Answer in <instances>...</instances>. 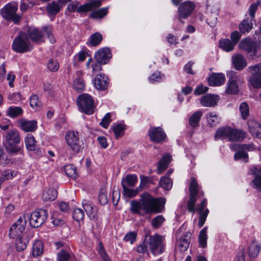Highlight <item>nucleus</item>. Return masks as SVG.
I'll return each mask as SVG.
<instances>
[{"label": "nucleus", "mask_w": 261, "mask_h": 261, "mask_svg": "<svg viewBox=\"0 0 261 261\" xmlns=\"http://www.w3.org/2000/svg\"><path fill=\"white\" fill-rule=\"evenodd\" d=\"M140 200L142 209L146 213H160L164 211L165 198H155L149 193H145L141 195Z\"/></svg>", "instance_id": "obj_1"}, {"label": "nucleus", "mask_w": 261, "mask_h": 261, "mask_svg": "<svg viewBox=\"0 0 261 261\" xmlns=\"http://www.w3.org/2000/svg\"><path fill=\"white\" fill-rule=\"evenodd\" d=\"M164 237L158 234L146 236L145 242L153 255H159L164 252Z\"/></svg>", "instance_id": "obj_2"}, {"label": "nucleus", "mask_w": 261, "mask_h": 261, "mask_svg": "<svg viewBox=\"0 0 261 261\" xmlns=\"http://www.w3.org/2000/svg\"><path fill=\"white\" fill-rule=\"evenodd\" d=\"M12 48L17 53L23 54L30 51L33 48V45L31 43L27 34L24 33H20L14 39Z\"/></svg>", "instance_id": "obj_3"}, {"label": "nucleus", "mask_w": 261, "mask_h": 261, "mask_svg": "<svg viewBox=\"0 0 261 261\" xmlns=\"http://www.w3.org/2000/svg\"><path fill=\"white\" fill-rule=\"evenodd\" d=\"M6 149L10 153H17L20 148L18 146L20 141V135L16 129L9 130L5 136Z\"/></svg>", "instance_id": "obj_4"}, {"label": "nucleus", "mask_w": 261, "mask_h": 261, "mask_svg": "<svg viewBox=\"0 0 261 261\" xmlns=\"http://www.w3.org/2000/svg\"><path fill=\"white\" fill-rule=\"evenodd\" d=\"M190 199L187 204V208L191 213H194L196 211L195 207V202L196 201V196L198 197L202 196L204 195L203 191H200L198 184L194 177L191 178V182L189 187Z\"/></svg>", "instance_id": "obj_5"}, {"label": "nucleus", "mask_w": 261, "mask_h": 261, "mask_svg": "<svg viewBox=\"0 0 261 261\" xmlns=\"http://www.w3.org/2000/svg\"><path fill=\"white\" fill-rule=\"evenodd\" d=\"M18 5L14 3H10L1 9V15L7 20L12 21L18 24L21 19V15L17 14Z\"/></svg>", "instance_id": "obj_6"}, {"label": "nucleus", "mask_w": 261, "mask_h": 261, "mask_svg": "<svg viewBox=\"0 0 261 261\" xmlns=\"http://www.w3.org/2000/svg\"><path fill=\"white\" fill-rule=\"evenodd\" d=\"M77 103L80 109L84 113L90 115L94 113L95 106L91 96L85 93L81 94L77 99Z\"/></svg>", "instance_id": "obj_7"}, {"label": "nucleus", "mask_w": 261, "mask_h": 261, "mask_svg": "<svg viewBox=\"0 0 261 261\" xmlns=\"http://www.w3.org/2000/svg\"><path fill=\"white\" fill-rule=\"evenodd\" d=\"M27 218H30V224L34 228H37L41 226L46 220L48 217L47 211L44 209H38L32 213Z\"/></svg>", "instance_id": "obj_8"}, {"label": "nucleus", "mask_w": 261, "mask_h": 261, "mask_svg": "<svg viewBox=\"0 0 261 261\" xmlns=\"http://www.w3.org/2000/svg\"><path fill=\"white\" fill-rule=\"evenodd\" d=\"M239 46L241 49H243L249 54L252 59H254L258 57L257 51L260 48L259 45L258 44L257 42L252 41L250 38H246L241 40Z\"/></svg>", "instance_id": "obj_9"}, {"label": "nucleus", "mask_w": 261, "mask_h": 261, "mask_svg": "<svg viewBox=\"0 0 261 261\" xmlns=\"http://www.w3.org/2000/svg\"><path fill=\"white\" fill-rule=\"evenodd\" d=\"M229 80L227 82V86L225 90L226 93L228 94H237L239 92V76L237 73L232 70L228 71L227 73Z\"/></svg>", "instance_id": "obj_10"}, {"label": "nucleus", "mask_w": 261, "mask_h": 261, "mask_svg": "<svg viewBox=\"0 0 261 261\" xmlns=\"http://www.w3.org/2000/svg\"><path fill=\"white\" fill-rule=\"evenodd\" d=\"M26 216L20 217L10 229L9 236L12 239H17L23 236L27 223Z\"/></svg>", "instance_id": "obj_11"}, {"label": "nucleus", "mask_w": 261, "mask_h": 261, "mask_svg": "<svg viewBox=\"0 0 261 261\" xmlns=\"http://www.w3.org/2000/svg\"><path fill=\"white\" fill-rule=\"evenodd\" d=\"M247 71L251 74L250 78L251 85L255 88L261 87V63L250 66Z\"/></svg>", "instance_id": "obj_12"}, {"label": "nucleus", "mask_w": 261, "mask_h": 261, "mask_svg": "<svg viewBox=\"0 0 261 261\" xmlns=\"http://www.w3.org/2000/svg\"><path fill=\"white\" fill-rule=\"evenodd\" d=\"M66 143L74 152L78 153L81 147L78 132L75 131L68 132L66 133Z\"/></svg>", "instance_id": "obj_13"}, {"label": "nucleus", "mask_w": 261, "mask_h": 261, "mask_svg": "<svg viewBox=\"0 0 261 261\" xmlns=\"http://www.w3.org/2000/svg\"><path fill=\"white\" fill-rule=\"evenodd\" d=\"M195 8V5L190 1H186L180 5L178 9L179 20L182 23L181 19L187 18Z\"/></svg>", "instance_id": "obj_14"}, {"label": "nucleus", "mask_w": 261, "mask_h": 261, "mask_svg": "<svg viewBox=\"0 0 261 261\" xmlns=\"http://www.w3.org/2000/svg\"><path fill=\"white\" fill-rule=\"evenodd\" d=\"M150 140L155 143H161L164 141L166 135L161 127H151L148 133Z\"/></svg>", "instance_id": "obj_15"}, {"label": "nucleus", "mask_w": 261, "mask_h": 261, "mask_svg": "<svg viewBox=\"0 0 261 261\" xmlns=\"http://www.w3.org/2000/svg\"><path fill=\"white\" fill-rule=\"evenodd\" d=\"M94 57L96 60L101 64H106L112 57L111 50L108 47L102 48L95 54Z\"/></svg>", "instance_id": "obj_16"}, {"label": "nucleus", "mask_w": 261, "mask_h": 261, "mask_svg": "<svg viewBox=\"0 0 261 261\" xmlns=\"http://www.w3.org/2000/svg\"><path fill=\"white\" fill-rule=\"evenodd\" d=\"M219 96L217 95L207 94L199 99L201 106L204 107H214L217 105Z\"/></svg>", "instance_id": "obj_17"}, {"label": "nucleus", "mask_w": 261, "mask_h": 261, "mask_svg": "<svg viewBox=\"0 0 261 261\" xmlns=\"http://www.w3.org/2000/svg\"><path fill=\"white\" fill-rule=\"evenodd\" d=\"M109 85L108 77L102 74H97L94 80V85L95 87L99 90H106Z\"/></svg>", "instance_id": "obj_18"}, {"label": "nucleus", "mask_w": 261, "mask_h": 261, "mask_svg": "<svg viewBox=\"0 0 261 261\" xmlns=\"http://www.w3.org/2000/svg\"><path fill=\"white\" fill-rule=\"evenodd\" d=\"M250 171L254 176V178L252 181L254 187L261 190V167H252L250 169Z\"/></svg>", "instance_id": "obj_19"}, {"label": "nucleus", "mask_w": 261, "mask_h": 261, "mask_svg": "<svg viewBox=\"0 0 261 261\" xmlns=\"http://www.w3.org/2000/svg\"><path fill=\"white\" fill-rule=\"evenodd\" d=\"M248 127L253 136L261 138V124L253 119L248 121Z\"/></svg>", "instance_id": "obj_20"}, {"label": "nucleus", "mask_w": 261, "mask_h": 261, "mask_svg": "<svg viewBox=\"0 0 261 261\" xmlns=\"http://www.w3.org/2000/svg\"><path fill=\"white\" fill-rule=\"evenodd\" d=\"M19 124L20 128L25 132H33L37 128V122L36 120H21Z\"/></svg>", "instance_id": "obj_21"}, {"label": "nucleus", "mask_w": 261, "mask_h": 261, "mask_svg": "<svg viewBox=\"0 0 261 261\" xmlns=\"http://www.w3.org/2000/svg\"><path fill=\"white\" fill-rule=\"evenodd\" d=\"M232 64L237 70H242L247 65L246 59L243 56L238 54L232 57Z\"/></svg>", "instance_id": "obj_22"}, {"label": "nucleus", "mask_w": 261, "mask_h": 261, "mask_svg": "<svg viewBox=\"0 0 261 261\" xmlns=\"http://www.w3.org/2000/svg\"><path fill=\"white\" fill-rule=\"evenodd\" d=\"M225 81V75L222 73H212L208 79V84L212 86H220Z\"/></svg>", "instance_id": "obj_23"}, {"label": "nucleus", "mask_w": 261, "mask_h": 261, "mask_svg": "<svg viewBox=\"0 0 261 261\" xmlns=\"http://www.w3.org/2000/svg\"><path fill=\"white\" fill-rule=\"evenodd\" d=\"M28 35L34 42L40 43L44 42L42 33L37 28H30L28 30Z\"/></svg>", "instance_id": "obj_24"}, {"label": "nucleus", "mask_w": 261, "mask_h": 261, "mask_svg": "<svg viewBox=\"0 0 261 261\" xmlns=\"http://www.w3.org/2000/svg\"><path fill=\"white\" fill-rule=\"evenodd\" d=\"M260 249L261 246L260 244L255 241H253L249 245L248 249V254L249 257L255 258L258 256Z\"/></svg>", "instance_id": "obj_25"}, {"label": "nucleus", "mask_w": 261, "mask_h": 261, "mask_svg": "<svg viewBox=\"0 0 261 261\" xmlns=\"http://www.w3.org/2000/svg\"><path fill=\"white\" fill-rule=\"evenodd\" d=\"M191 241V233L186 232L183 236H181L179 240V249L181 251H185L189 248Z\"/></svg>", "instance_id": "obj_26"}, {"label": "nucleus", "mask_w": 261, "mask_h": 261, "mask_svg": "<svg viewBox=\"0 0 261 261\" xmlns=\"http://www.w3.org/2000/svg\"><path fill=\"white\" fill-rule=\"evenodd\" d=\"M229 134V140L231 141H240L245 138V132L239 130L233 129L230 127V132Z\"/></svg>", "instance_id": "obj_27"}, {"label": "nucleus", "mask_w": 261, "mask_h": 261, "mask_svg": "<svg viewBox=\"0 0 261 261\" xmlns=\"http://www.w3.org/2000/svg\"><path fill=\"white\" fill-rule=\"evenodd\" d=\"M57 250V259L58 261H65V247L63 242H57L54 243Z\"/></svg>", "instance_id": "obj_28"}, {"label": "nucleus", "mask_w": 261, "mask_h": 261, "mask_svg": "<svg viewBox=\"0 0 261 261\" xmlns=\"http://www.w3.org/2000/svg\"><path fill=\"white\" fill-rule=\"evenodd\" d=\"M83 207L87 215L90 219H94L95 217L94 213L95 207L93 204L90 201L84 200L82 203Z\"/></svg>", "instance_id": "obj_29"}, {"label": "nucleus", "mask_w": 261, "mask_h": 261, "mask_svg": "<svg viewBox=\"0 0 261 261\" xmlns=\"http://www.w3.org/2000/svg\"><path fill=\"white\" fill-rule=\"evenodd\" d=\"M77 77L74 81L73 84V88L79 92H81L85 90V85L84 82L81 76L82 75V72L79 71L76 72Z\"/></svg>", "instance_id": "obj_30"}, {"label": "nucleus", "mask_w": 261, "mask_h": 261, "mask_svg": "<svg viewBox=\"0 0 261 261\" xmlns=\"http://www.w3.org/2000/svg\"><path fill=\"white\" fill-rule=\"evenodd\" d=\"M171 156L169 154H165L159 162L158 172L160 174L165 170L171 161Z\"/></svg>", "instance_id": "obj_31"}, {"label": "nucleus", "mask_w": 261, "mask_h": 261, "mask_svg": "<svg viewBox=\"0 0 261 261\" xmlns=\"http://www.w3.org/2000/svg\"><path fill=\"white\" fill-rule=\"evenodd\" d=\"M57 196V192L53 188H45L42 194V198L45 201L54 200Z\"/></svg>", "instance_id": "obj_32"}, {"label": "nucleus", "mask_w": 261, "mask_h": 261, "mask_svg": "<svg viewBox=\"0 0 261 261\" xmlns=\"http://www.w3.org/2000/svg\"><path fill=\"white\" fill-rule=\"evenodd\" d=\"M230 132V127L224 126L219 128L215 135L214 138L215 140L218 139H223L228 137L229 138V134Z\"/></svg>", "instance_id": "obj_33"}, {"label": "nucleus", "mask_w": 261, "mask_h": 261, "mask_svg": "<svg viewBox=\"0 0 261 261\" xmlns=\"http://www.w3.org/2000/svg\"><path fill=\"white\" fill-rule=\"evenodd\" d=\"M138 181L137 176L135 174H127L122 180V187L123 184L127 187H134Z\"/></svg>", "instance_id": "obj_34"}, {"label": "nucleus", "mask_w": 261, "mask_h": 261, "mask_svg": "<svg viewBox=\"0 0 261 261\" xmlns=\"http://www.w3.org/2000/svg\"><path fill=\"white\" fill-rule=\"evenodd\" d=\"M206 118L208 124L211 127L215 126L219 123L220 118L215 112H210L206 114Z\"/></svg>", "instance_id": "obj_35"}, {"label": "nucleus", "mask_w": 261, "mask_h": 261, "mask_svg": "<svg viewBox=\"0 0 261 261\" xmlns=\"http://www.w3.org/2000/svg\"><path fill=\"white\" fill-rule=\"evenodd\" d=\"M202 115V113L200 111H197L194 113L189 118L190 125L193 127L198 126Z\"/></svg>", "instance_id": "obj_36"}, {"label": "nucleus", "mask_w": 261, "mask_h": 261, "mask_svg": "<svg viewBox=\"0 0 261 261\" xmlns=\"http://www.w3.org/2000/svg\"><path fill=\"white\" fill-rule=\"evenodd\" d=\"M235 44L229 39H224L220 41V47L226 51L232 50Z\"/></svg>", "instance_id": "obj_37"}, {"label": "nucleus", "mask_w": 261, "mask_h": 261, "mask_svg": "<svg viewBox=\"0 0 261 261\" xmlns=\"http://www.w3.org/2000/svg\"><path fill=\"white\" fill-rule=\"evenodd\" d=\"M23 110L19 107H10L7 111V115L12 118L21 116L23 114Z\"/></svg>", "instance_id": "obj_38"}, {"label": "nucleus", "mask_w": 261, "mask_h": 261, "mask_svg": "<svg viewBox=\"0 0 261 261\" xmlns=\"http://www.w3.org/2000/svg\"><path fill=\"white\" fill-rule=\"evenodd\" d=\"M25 143L28 150L34 151L36 149L37 142L33 136L28 134L25 138Z\"/></svg>", "instance_id": "obj_39"}, {"label": "nucleus", "mask_w": 261, "mask_h": 261, "mask_svg": "<svg viewBox=\"0 0 261 261\" xmlns=\"http://www.w3.org/2000/svg\"><path fill=\"white\" fill-rule=\"evenodd\" d=\"M253 28V24L250 20L244 19L240 24V32L243 34L248 33Z\"/></svg>", "instance_id": "obj_40"}, {"label": "nucleus", "mask_w": 261, "mask_h": 261, "mask_svg": "<svg viewBox=\"0 0 261 261\" xmlns=\"http://www.w3.org/2000/svg\"><path fill=\"white\" fill-rule=\"evenodd\" d=\"M86 66L88 68H91L93 73H95L102 69L101 64L96 60L95 62H94L92 58L89 59L86 63Z\"/></svg>", "instance_id": "obj_41"}, {"label": "nucleus", "mask_w": 261, "mask_h": 261, "mask_svg": "<svg viewBox=\"0 0 261 261\" xmlns=\"http://www.w3.org/2000/svg\"><path fill=\"white\" fill-rule=\"evenodd\" d=\"M30 105L32 109L36 111L40 110L42 107V103L37 95H33L30 97Z\"/></svg>", "instance_id": "obj_42"}, {"label": "nucleus", "mask_w": 261, "mask_h": 261, "mask_svg": "<svg viewBox=\"0 0 261 261\" xmlns=\"http://www.w3.org/2000/svg\"><path fill=\"white\" fill-rule=\"evenodd\" d=\"M102 40V36L99 32L93 34L88 40L89 43L92 46L99 45Z\"/></svg>", "instance_id": "obj_43"}, {"label": "nucleus", "mask_w": 261, "mask_h": 261, "mask_svg": "<svg viewBox=\"0 0 261 261\" xmlns=\"http://www.w3.org/2000/svg\"><path fill=\"white\" fill-rule=\"evenodd\" d=\"M207 228L204 227L200 231L198 240L199 245L202 248H205L207 246Z\"/></svg>", "instance_id": "obj_44"}, {"label": "nucleus", "mask_w": 261, "mask_h": 261, "mask_svg": "<svg viewBox=\"0 0 261 261\" xmlns=\"http://www.w3.org/2000/svg\"><path fill=\"white\" fill-rule=\"evenodd\" d=\"M43 253V243L41 241L37 240L33 244L32 254L34 256H38Z\"/></svg>", "instance_id": "obj_45"}, {"label": "nucleus", "mask_w": 261, "mask_h": 261, "mask_svg": "<svg viewBox=\"0 0 261 261\" xmlns=\"http://www.w3.org/2000/svg\"><path fill=\"white\" fill-rule=\"evenodd\" d=\"M108 7L102 8L97 10L92 11L89 15L92 18H101L108 13Z\"/></svg>", "instance_id": "obj_46"}, {"label": "nucleus", "mask_w": 261, "mask_h": 261, "mask_svg": "<svg viewBox=\"0 0 261 261\" xmlns=\"http://www.w3.org/2000/svg\"><path fill=\"white\" fill-rule=\"evenodd\" d=\"M218 11V9L215 8L214 12L208 16L207 23L212 28L215 27L217 23V15Z\"/></svg>", "instance_id": "obj_47"}, {"label": "nucleus", "mask_w": 261, "mask_h": 261, "mask_svg": "<svg viewBox=\"0 0 261 261\" xmlns=\"http://www.w3.org/2000/svg\"><path fill=\"white\" fill-rule=\"evenodd\" d=\"M15 243L16 249L17 251H23L27 247L28 241L22 237L17 238Z\"/></svg>", "instance_id": "obj_48"}, {"label": "nucleus", "mask_w": 261, "mask_h": 261, "mask_svg": "<svg viewBox=\"0 0 261 261\" xmlns=\"http://www.w3.org/2000/svg\"><path fill=\"white\" fill-rule=\"evenodd\" d=\"M112 129L115 134L116 138L118 139L123 136L125 128L123 125L118 124L113 125L112 127Z\"/></svg>", "instance_id": "obj_49"}, {"label": "nucleus", "mask_w": 261, "mask_h": 261, "mask_svg": "<svg viewBox=\"0 0 261 261\" xmlns=\"http://www.w3.org/2000/svg\"><path fill=\"white\" fill-rule=\"evenodd\" d=\"M46 9L47 12L49 14L56 15L59 12L61 9V6L58 3L53 2V3L48 5Z\"/></svg>", "instance_id": "obj_50"}, {"label": "nucleus", "mask_w": 261, "mask_h": 261, "mask_svg": "<svg viewBox=\"0 0 261 261\" xmlns=\"http://www.w3.org/2000/svg\"><path fill=\"white\" fill-rule=\"evenodd\" d=\"M160 185L165 190H169L172 187V182L168 177L165 176L161 178Z\"/></svg>", "instance_id": "obj_51"}, {"label": "nucleus", "mask_w": 261, "mask_h": 261, "mask_svg": "<svg viewBox=\"0 0 261 261\" xmlns=\"http://www.w3.org/2000/svg\"><path fill=\"white\" fill-rule=\"evenodd\" d=\"M66 175L72 179H76L78 176L76 167L73 165H66Z\"/></svg>", "instance_id": "obj_52"}, {"label": "nucleus", "mask_w": 261, "mask_h": 261, "mask_svg": "<svg viewBox=\"0 0 261 261\" xmlns=\"http://www.w3.org/2000/svg\"><path fill=\"white\" fill-rule=\"evenodd\" d=\"M165 220L162 215H158L152 219L151 225L154 228H158L162 226Z\"/></svg>", "instance_id": "obj_53"}, {"label": "nucleus", "mask_w": 261, "mask_h": 261, "mask_svg": "<svg viewBox=\"0 0 261 261\" xmlns=\"http://www.w3.org/2000/svg\"><path fill=\"white\" fill-rule=\"evenodd\" d=\"M47 67L50 71L55 72L59 68V63L57 60L50 59L47 63Z\"/></svg>", "instance_id": "obj_54"}, {"label": "nucleus", "mask_w": 261, "mask_h": 261, "mask_svg": "<svg viewBox=\"0 0 261 261\" xmlns=\"http://www.w3.org/2000/svg\"><path fill=\"white\" fill-rule=\"evenodd\" d=\"M242 118L245 120L249 115V109L248 104L246 102H242L239 107Z\"/></svg>", "instance_id": "obj_55"}, {"label": "nucleus", "mask_w": 261, "mask_h": 261, "mask_svg": "<svg viewBox=\"0 0 261 261\" xmlns=\"http://www.w3.org/2000/svg\"><path fill=\"white\" fill-rule=\"evenodd\" d=\"M130 211L135 214H140L141 210L142 208L140 200L138 202L136 201H132L130 202Z\"/></svg>", "instance_id": "obj_56"}, {"label": "nucleus", "mask_w": 261, "mask_h": 261, "mask_svg": "<svg viewBox=\"0 0 261 261\" xmlns=\"http://www.w3.org/2000/svg\"><path fill=\"white\" fill-rule=\"evenodd\" d=\"M84 217V212L81 208H75L72 213V217L74 220L77 222L82 220Z\"/></svg>", "instance_id": "obj_57"}, {"label": "nucleus", "mask_w": 261, "mask_h": 261, "mask_svg": "<svg viewBox=\"0 0 261 261\" xmlns=\"http://www.w3.org/2000/svg\"><path fill=\"white\" fill-rule=\"evenodd\" d=\"M122 188L124 195L128 198L133 197L135 196L138 193L137 190L129 189L128 187H126V186L123 184Z\"/></svg>", "instance_id": "obj_58"}, {"label": "nucleus", "mask_w": 261, "mask_h": 261, "mask_svg": "<svg viewBox=\"0 0 261 261\" xmlns=\"http://www.w3.org/2000/svg\"><path fill=\"white\" fill-rule=\"evenodd\" d=\"M248 154L243 150L238 151L234 155V159L235 160L242 159L245 162H248Z\"/></svg>", "instance_id": "obj_59"}, {"label": "nucleus", "mask_w": 261, "mask_h": 261, "mask_svg": "<svg viewBox=\"0 0 261 261\" xmlns=\"http://www.w3.org/2000/svg\"><path fill=\"white\" fill-rule=\"evenodd\" d=\"M111 115L110 113H107L100 122V125L105 128H108L109 124L111 122Z\"/></svg>", "instance_id": "obj_60"}, {"label": "nucleus", "mask_w": 261, "mask_h": 261, "mask_svg": "<svg viewBox=\"0 0 261 261\" xmlns=\"http://www.w3.org/2000/svg\"><path fill=\"white\" fill-rule=\"evenodd\" d=\"M199 213V220L198 222V226L201 227L204 224L206 217L208 213V210L206 209L204 212Z\"/></svg>", "instance_id": "obj_61"}, {"label": "nucleus", "mask_w": 261, "mask_h": 261, "mask_svg": "<svg viewBox=\"0 0 261 261\" xmlns=\"http://www.w3.org/2000/svg\"><path fill=\"white\" fill-rule=\"evenodd\" d=\"M260 5V1H258L255 3L251 4L249 9V15L252 19L254 17L255 13L258 7Z\"/></svg>", "instance_id": "obj_62"}, {"label": "nucleus", "mask_w": 261, "mask_h": 261, "mask_svg": "<svg viewBox=\"0 0 261 261\" xmlns=\"http://www.w3.org/2000/svg\"><path fill=\"white\" fill-rule=\"evenodd\" d=\"M241 37V34L237 31L232 32L230 35L231 41L235 44L238 43Z\"/></svg>", "instance_id": "obj_63"}, {"label": "nucleus", "mask_w": 261, "mask_h": 261, "mask_svg": "<svg viewBox=\"0 0 261 261\" xmlns=\"http://www.w3.org/2000/svg\"><path fill=\"white\" fill-rule=\"evenodd\" d=\"M13 176L12 171L10 170H6L3 171L2 173V177H0L1 182H3L6 179L11 178Z\"/></svg>", "instance_id": "obj_64"}]
</instances>
